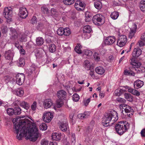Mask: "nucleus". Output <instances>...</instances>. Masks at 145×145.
<instances>
[{
    "label": "nucleus",
    "instance_id": "1",
    "mask_svg": "<svg viewBox=\"0 0 145 145\" xmlns=\"http://www.w3.org/2000/svg\"><path fill=\"white\" fill-rule=\"evenodd\" d=\"M26 123L25 120H21L18 123L15 124L14 129L17 135L16 138L19 140H21L24 135L26 134L28 132L31 138V140L35 141L39 137L38 129L34 123L29 127L28 129V127L25 126Z\"/></svg>",
    "mask_w": 145,
    "mask_h": 145
},
{
    "label": "nucleus",
    "instance_id": "2",
    "mask_svg": "<svg viewBox=\"0 0 145 145\" xmlns=\"http://www.w3.org/2000/svg\"><path fill=\"white\" fill-rule=\"evenodd\" d=\"M115 129L117 133L120 135H123L129 128V124L126 121L118 122L112 126Z\"/></svg>",
    "mask_w": 145,
    "mask_h": 145
},
{
    "label": "nucleus",
    "instance_id": "3",
    "mask_svg": "<svg viewBox=\"0 0 145 145\" xmlns=\"http://www.w3.org/2000/svg\"><path fill=\"white\" fill-rule=\"evenodd\" d=\"M118 114L114 110H112L109 112V128L115 124V122L118 120Z\"/></svg>",
    "mask_w": 145,
    "mask_h": 145
},
{
    "label": "nucleus",
    "instance_id": "4",
    "mask_svg": "<svg viewBox=\"0 0 145 145\" xmlns=\"http://www.w3.org/2000/svg\"><path fill=\"white\" fill-rule=\"evenodd\" d=\"M131 64L133 66V70H135L137 73L142 72L144 71V68L141 66V63L138 61H134V59L131 60Z\"/></svg>",
    "mask_w": 145,
    "mask_h": 145
},
{
    "label": "nucleus",
    "instance_id": "5",
    "mask_svg": "<svg viewBox=\"0 0 145 145\" xmlns=\"http://www.w3.org/2000/svg\"><path fill=\"white\" fill-rule=\"evenodd\" d=\"M86 6V4L80 0H77L74 4V7L78 10L83 11Z\"/></svg>",
    "mask_w": 145,
    "mask_h": 145
},
{
    "label": "nucleus",
    "instance_id": "6",
    "mask_svg": "<svg viewBox=\"0 0 145 145\" xmlns=\"http://www.w3.org/2000/svg\"><path fill=\"white\" fill-rule=\"evenodd\" d=\"M127 38L125 35H122L120 36L118 40V45L120 47L123 46L127 42Z\"/></svg>",
    "mask_w": 145,
    "mask_h": 145
},
{
    "label": "nucleus",
    "instance_id": "7",
    "mask_svg": "<svg viewBox=\"0 0 145 145\" xmlns=\"http://www.w3.org/2000/svg\"><path fill=\"white\" fill-rule=\"evenodd\" d=\"M102 15L99 14H97L93 16L92 18L93 23L97 25H100L102 20Z\"/></svg>",
    "mask_w": 145,
    "mask_h": 145
},
{
    "label": "nucleus",
    "instance_id": "8",
    "mask_svg": "<svg viewBox=\"0 0 145 145\" xmlns=\"http://www.w3.org/2000/svg\"><path fill=\"white\" fill-rule=\"evenodd\" d=\"M3 15L7 20H10L12 16V11L11 9L8 7L5 8L4 10Z\"/></svg>",
    "mask_w": 145,
    "mask_h": 145
},
{
    "label": "nucleus",
    "instance_id": "9",
    "mask_svg": "<svg viewBox=\"0 0 145 145\" xmlns=\"http://www.w3.org/2000/svg\"><path fill=\"white\" fill-rule=\"evenodd\" d=\"M16 82L19 85H22L25 80V76L23 73L18 74L16 76Z\"/></svg>",
    "mask_w": 145,
    "mask_h": 145
},
{
    "label": "nucleus",
    "instance_id": "10",
    "mask_svg": "<svg viewBox=\"0 0 145 145\" xmlns=\"http://www.w3.org/2000/svg\"><path fill=\"white\" fill-rule=\"evenodd\" d=\"M53 117V115L51 112H48L45 113L43 117V119L46 122H50Z\"/></svg>",
    "mask_w": 145,
    "mask_h": 145
},
{
    "label": "nucleus",
    "instance_id": "11",
    "mask_svg": "<svg viewBox=\"0 0 145 145\" xmlns=\"http://www.w3.org/2000/svg\"><path fill=\"white\" fill-rule=\"evenodd\" d=\"M124 107L125 108H124V111L126 113L132 112L133 113L134 112V110L131 107L128 105L124 104H121L119 106V108L121 110L122 109V111H123Z\"/></svg>",
    "mask_w": 145,
    "mask_h": 145
},
{
    "label": "nucleus",
    "instance_id": "12",
    "mask_svg": "<svg viewBox=\"0 0 145 145\" xmlns=\"http://www.w3.org/2000/svg\"><path fill=\"white\" fill-rule=\"evenodd\" d=\"M18 14L21 18L24 19L26 18L28 16V13L26 8L25 7L20 8Z\"/></svg>",
    "mask_w": 145,
    "mask_h": 145
},
{
    "label": "nucleus",
    "instance_id": "13",
    "mask_svg": "<svg viewBox=\"0 0 145 145\" xmlns=\"http://www.w3.org/2000/svg\"><path fill=\"white\" fill-rule=\"evenodd\" d=\"M142 52L141 50L139 48H134L132 53L133 57L131 59V60L132 59H134V61H137L135 60V59L141 55Z\"/></svg>",
    "mask_w": 145,
    "mask_h": 145
},
{
    "label": "nucleus",
    "instance_id": "14",
    "mask_svg": "<svg viewBox=\"0 0 145 145\" xmlns=\"http://www.w3.org/2000/svg\"><path fill=\"white\" fill-rule=\"evenodd\" d=\"M57 96L58 99L63 100L65 99L67 96V93L63 90H61L58 91Z\"/></svg>",
    "mask_w": 145,
    "mask_h": 145
},
{
    "label": "nucleus",
    "instance_id": "15",
    "mask_svg": "<svg viewBox=\"0 0 145 145\" xmlns=\"http://www.w3.org/2000/svg\"><path fill=\"white\" fill-rule=\"evenodd\" d=\"M16 103H18L22 107L25 109L26 110L29 109V104L27 102L24 101H19L18 100L16 101Z\"/></svg>",
    "mask_w": 145,
    "mask_h": 145
},
{
    "label": "nucleus",
    "instance_id": "16",
    "mask_svg": "<svg viewBox=\"0 0 145 145\" xmlns=\"http://www.w3.org/2000/svg\"><path fill=\"white\" fill-rule=\"evenodd\" d=\"M133 85L134 88L137 89L141 88L143 86L144 82L142 81L138 80L134 82Z\"/></svg>",
    "mask_w": 145,
    "mask_h": 145
},
{
    "label": "nucleus",
    "instance_id": "17",
    "mask_svg": "<svg viewBox=\"0 0 145 145\" xmlns=\"http://www.w3.org/2000/svg\"><path fill=\"white\" fill-rule=\"evenodd\" d=\"M10 31L11 32L10 40L13 41L16 40L18 37V35L17 32L14 29H11Z\"/></svg>",
    "mask_w": 145,
    "mask_h": 145
},
{
    "label": "nucleus",
    "instance_id": "18",
    "mask_svg": "<svg viewBox=\"0 0 145 145\" xmlns=\"http://www.w3.org/2000/svg\"><path fill=\"white\" fill-rule=\"evenodd\" d=\"M137 28V25L135 24H134L132 25V27L131 29V31L129 32V37L130 39H131L134 36L135 33Z\"/></svg>",
    "mask_w": 145,
    "mask_h": 145
},
{
    "label": "nucleus",
    "instance_id": "19",
    "mask_svg": "<svg viewBox=\"0 0 145 145\" xmlns=\"http://www.w3.org/2000/svg\"><path fill=\"white\" fill-rule=\"evenodd\" d=\"M109 118V114L107 113H106L103 118V125L105 127H108L109 126V120L108 118Z\"/></svg>",
    "mask_w": 145,
    "mask_h": 145
},
{
    "label": "nucleus",
    "instance_id": "20",
    "mask_svg": "<svg viewBox=\"0 0 145 145\" xmlns=\"http://www.w3.org/2000/svg\"><path fill=\"white\" fill-rule=\"evenodd\" d=\"M61 133H53L52 137V139L56 141L59 140L61 139Z\"/></svg>",
    "mask_w": 145,
    "mask_h": 145
},
{
    "label": "nucleus",
    "instance_id": "21",
    "mask_svg": "<svg viewBox=\"0 0 145 145\" xmlns=\"http://www.w3.org/2000/svg\"><path fill=\"white\" fill-rule=\"evenodd\" d=\"M52 103L51 99H46L44 103L45 108L47 109L50 108L51 106L52 105Z\"/></svg>",
    "mask_w": 145,
    "mask_h": 145
},
{
    "label": "nucleus",
    "instance_id": "22",
    "mask_svg": "<svg viewBox=\"0 0 145 145\" xmlns=\"http://www.w3.org/2000/svg\"><path fill=\"white\" fill-rule=\"evenodd\" d=\"M5 58L8 60L11 59L13 57V55L10 50L6 51L4 54Z\"/></svg>",
    "mask_w": 145,
    "mask_h": 145
},
{
    "label": "nucleus",
    "instance_id": "23",
    "mask_svg": "<svg viewBox=\"0 0 145 145\" xmlns=\"http://www.w3.org/2000/svg\"><path fill=\"white\" fill-rule=\"evenodd\" d=\"M68 127V123L65 122L61 123L59 126L60 129L63 132L66 131Z\"/></svg>",
    "mask_w": 145,
    "mask_h": 145
},
{
    "label": "nucleus",
    "instance_id": "24",
    "mask_svg": "<svg viewBox=\"0 0 145 145\" xmlns=\"http://www.w3.org/2000/svg\"><path fill=\"white\" fill-rule=\"evenodd\" d=\"M90 113L88 112H85L83 114H79L77 116L78 118L83 119L88 118L89 116Z\"/></svg>",
    "mask_w": 145,
    "mask_h": 145
},
{
    "label": "nucleus",
    "instance_id": "25",
    "mask_svg": "<svg viewBox=\"0 0 145 145\" xmlns=\"http://www.w3.org/2000/svg\"><path fill=\"white\" fill-rule=\"evenodd\" d=\"M136 89L130 88L128 89V91L131 93L132 94L135 96H138L140 95L139 92Z\"/></svg>",
    "mask_w": 145,
    "mask_h": 145
},
{
    "label": "nucleus",
    "instance_id": "26",
    "mask_svg": "<svg viewBox=\"0 0 145 145\" xmlns=\"http://www.w3.org/2000/svg\"><path fill=\"white\" fill-rule=\"evenodd\" d=\"M36 42L38 46H41L43 44L44 42V40L42 37H39L36 38Z\"/></svg>",
    "mask_w": 145,
    "mask_h": 145
},
{
    "label": "nucleus",
    "instance_id": "27",
    "mask_svg": "<svg viewBox=\"0 0 145 145\" xmlns=\"http://www.w3.org/2000/svg\"><path fill=\"white\" fill-rule=\"evenodd\" d=\"M58 13L54 8H52L50 11H49L48 16H57L58 15Z\"/></svg>",
    "mask_w": 145,
    "mask_h": 145
},
{
    "label": "nucleus",
    "instance_id": "28",
    "mask_svg": "<svg viewBox=\"0 0 145 145\" xmlns=\"http://www.w3.org/2000/svg\"><path fill=\"white\" fill-rule=\"evenodd\" d=\"M125 98L127 101L132 102L133 100V96L129 93H125L124 94Z\"/></svg>",
    "mask_w": 145,
    "mask_h": 145
},
{
    "label": "nucleus",
    "instance_id": "29",
    "mask_svg": "<svg viewBox=\"0 0 145 145\" xmlns=\"http://www.w3.org/2000/svg\"><path fill=\"white\" fill-rule=\"evenodd\" d=\"M91 27L89 25H86L83 27V32L84 33H90L91 31Z\"/></svg>",
    "mask_w": 145,
    "mask_h": 145
},
{
    "label": "nucleus",
    "instance_id": "30",
    "mask_svg": "<svg viewBox=\"0 0 145 145\" xmlns=\"http://www.w3.org/2000/svg\"><path fill=\"white\" fill-rule=\"evenodd\" d=\"M95 71L96 73L100 74H103L105 72L104 69L101 67H97Z\"/></svg>",
    "mask_w": 145,
    "mask_h": 145
},
{
    "label": "nucleus",
    "instance_id": "31",
    "mask_svg": "<svg viewBox=\"0 0 145 145\" xmlns=\"http://www.w3.org/2000/svg\"><path fill=\"white\" fill-rule=\"evenodd\" d=\"M14 114L15 115L20 114L21 113V109L19 106H16L14 108Z\"/></svg>",
    "mask_w": 145,
    "mask_h": 145
},
{
    "label": "nucleus",
    "instance_id": "32",
    "mask_svg": "<svg viewBox=\"0 0 145 145\" xmlns=\"http://www.w3.org/2000/svg\"><path fill=\"white\" fill-rule=\"evenodd\" d=\"M84 66L86 69L89 70L91 67V65L90 62L88 60L85 61L84 63Z\"/></svg>",
    "mask_w": 145,
    "mask_h": 145
},
{
    "label": "nucleus",
    "instance_id": "33",
    "mask_svg": "<svg viewBox=\"0 0 145 145\" xmlns=\"http://www.w3.org/2000/svg\"><path fill=\"white\" fill-rule=\"evenodd\" d=\"M140 8L143 12H145V0H142L140 3Z\"/></svg>",
    "mask_w": 145,
    "mask_h": 145
},
{
    "label": "nucleus",
    "instance_id": "34",
    "mask_svg": "<svg viewBox=\"0 0 145 145\" xmlns=\"http://www.w3.org/2000/svg\"><path fill=\"white\" fill-rule=\"evenodd\" d=\"M119 16V13L118 12H113L110 15L111 18L113 20H116Z\"/></svg>",
    "mask_w": 145,
    "mask_h": 145
},
{
    "label": "nucleus",
    "instance_id": "35",
    "mask_svg": "<svg viewBox=\"0 0 145 145\" xmlns=\"http://www.w3.org/2000/svg\"><path fill=\"white\" fill-rule=\"evenodd\" d=\"M94 5L97 9H100L102 7L101 3L99 1H96L94 2Z\"/></svg>",
    "mask_w": 145,
    "mask_h": 145
},
{
    "label": "nucleus",
    "instance_id": "36",
    "mask_svg": "<svg viewBox=\"0 0 145 145\" xmlns=\"http://www.w3.org/2000/svg\"><path fill=\"white\" fill-rule=\"evenodd\" d=\"M124 92V90L121 89H116L114 92L115 95L119 96Z\"/></svg>",
    "mask_w": 145,
    "mask_h": 145
},
{
    "label": "nucleus",
    "instance_id": "37",
    "mask_svg": "<svg viewBox=\"0 0 145 145\" xmlns=\"http://www.w3.org/2000/svg\"><path fill=\"white\" fill-rule=\"evenodd\" d=\"M63 104V100L58 99L56 102V106L58 108L61 107Z\"/></svg>",
    "mask_w": 145,
    "mask_h": 145
},
{
    "label": "nucleus",
    "instance_id": "38",
    "mask_svg": "<svg viewBox=\"0 0 145 145\" xmlns=\"http://www.w3.org/2000/svg\"><path fill=\"white\" fill-rule=\"evenodd\" d=\"M75 0H63V4L66 5H70L74 3Z\"/></svg>",
    "mask_w": 145,
    "mask_h": 145
},
{
    "label": "nucleus",
    "instance_id": "39",
    "mask_svg": "<svg viewBox=\"0 0 145 145\" xmlns=\"http://www.w3.org/2000/svg\"><path fill=\"white\" fill-rule=\"evenodd\" d=\"M49 49L50 52L53 53L56 50V46L54 44H51L49 46Z\"/></svg>",
    "mask_w": 145,
    "mask_h": 145
},
{
    "label": "nucleus",
    "instance_id": "40",
    "mask_svg": "<svg viewBox=\"0 0 145 145\" xmlns=\"http://www.w3.org/2000/svg\"><path fill=\"white\" fill-rule=\"evenodd\" d=\"M57 32L58 35L62 36L64 34V28L62 27H60L57 29Z\"/></svg>",
    "mask_w": 145,
    "mask_h": 145
},
{
    "label": "nucleus",
    "instance_id": "41",
    "mask_svg": "<svg viewBox=\"0 0 145 145\" xmlns=\"http://www.w3.org/2000/svg\"><path fill=\"white\" fill-rule=\"evenodd\" d=\"M7 114L10 116H12L14 115V110L12 108H9L7 109Z\"/></svg>",
    "mask_w": 145,
    "mask_h": 145
},
{
    "label": "nucleus",
    "instance_id": "42",
    "mask_svg": "<svg viewBox=\"0 0 145 145\" xmlns=\"http://www.w3.org/2000/svg\"><path fill=\"white\" fill-rule=\"evenodd\" d=\"M41 10L43 13L46 14L48 16L50 11L47 7L42 6L41 8Z\"/></svg>",
    "mask_w": 145,
    "mask_h": 145
},
{
    "label": "nucleus",
    "instance_id": "43",
    "mask_svg": "<svg viewBox=\"0 0 145 145\" xmlns=\"http://www.w3.org/2000/svg\"><path fill=\"white\" fill-rule=\"evenodd\" d=\"M47 125L46 123H42L39 126L40 129L42 131L46 130L47 129Z\"/></svg>",
    "mask_w": 145,
    "mask_h": 145
},
{
    "label": "nucleus",
    "instance_id": "44",
    "mask_svg": "<svg viewBox=\"0 0 145 145\" xmlns=\"http://www.w3.org/2000/svg\"><path fill=\"white\" fill-rule=\"evenodd\" d=\"M81 46L80 44H78L75 47L74 50L76 53L78 54H81L82 53V51L81 50Z\"/></svg>",
    "mask_w": 145,
    "mask_h": 145
},
{
    "label": "nucleus",
    "instance_id": "45",
    "mask_svg": "<svg viewBox=\"0 0 145 145\" xmlns=\"http://www.w3.org/2000/svg\"><path fill=\"white\" fill-rule=\"evenodd\" d=\"M27 40V35L25 34H23L22 35L20 38V40L21 42H26Z\"/></svg>",
    "mask_w": 145,
    "mask_h": 145
},
{
    "label": "nucleus",
    "instance_id": "46",
    "mask_svg": "<svg viewBox=\"0 0 145 145\" xmlns=\"http://www.w3.org/2000/svg\"><path fill=\"white\" fill-rule=\"evenodd\" d=\"M93 56L95 59L96 61H100V54L97 52H95Z\"/></svg>",
    "mask_w": 145,
    "mask_h": 145
},
{
    "label": "nucleus",
    "instance_id": "47",
    "mask_svg": "<svg viewBox=\"0 0 145 145\" xmlns=\"http://www.w3.org/2000/svg\"><path fill=\"white\" fill-rule=\"evenodd\" d=\"M79 96L77 93L74 94L72 96V99L74 101H78L79 100Z\"/></svg>",
    "mask_w": 145,
    "mask_h": 145
},
{
    "label": "nucleus",
    "instance_id": "48",
    "mask_svg": "<svg viewBox=\"0 0 145 145\" xmlns=\"http://www.w3.org/2000/svg\"><path fill=\"white\" fill-rule=\"evenodd\" d=\"M70 33L71 31L69 28L67 27L64 28V35L68 36L70 35Z\"/></svg>",
    "mask_w": 145,
    "mask_h": 145
},
{
    "label": "nucleus",
    "instance_id": "49",
    "mask_svg": "<svg viewBox=\"0 0 145 145\" xmlns=\"http://www.w3.org/2000/svg\"><path fill=\"white\" fill-rule=\"evenodd\" d=\"M109 45L113 44L116 41V38L114 36H109Z\"/></svg>",
    "mask_w": 145,
    "mask_h": 145
},
{
    "label": "nucleus",
    "instance_id": "50",
    "mask_svg": "<svg viewBox=\"0 0 145 145\" xmlns=\"http://www.w3.org/2000/svg\"><path fill=\"white\" fill-rule=\"evenodd\" d=\"M109 37H104V40L103 44V46H105L106 45H108L109 44Z\"/></svg>",
    "mask_w": 145,
    "mask_h": 145
},
{
    "label": "nucleus",
    "instance_id": "51",
    "mask_svg": "<svg viewBox=\"0 0 145 145\" xmlns=\"http://www.w3.org/2000/svg\"><path fill=\"white\" fill-rule=\"evenodd\" d=\"M48 143L49 141L45 139H42L40 141L41 145H48Z\"/></svg>",
    "mask_w": 145,
    "mask_h": 145
},
{
    "label": "nucleus",
    "instance_id": "52",
    "mask_svg": "<svg viewBox=\"0 0 145 145\" xmlns=\"http://www.w3.org/2000/svg\"><path fill=\"white\" fill-rule=\"evenodd\" d=\"M24 93V91L22 90L19 89L16 92V93L17 96L21 97L23 95Z\"/></svg>",
    "mask_w": 145,
    "mask_h": 145
},
{
    "label": "nucleus",
    "instance_id": "53",
    "mask_svg": "<svg viewBox=\"0 0 145 145\" xmlns=\"http://www.w3.org/2000/svg\"><path fill=\"white\" fill-rule=\"evenodd\" d=\"M116 101L119 103H122L123 104H124L126 101L123 98L119 97H118L116 99Z\"/></svg>",
    "mask_w": 145,
    "mask_h": 145
},
{
    "label": "nucleus",
    "instance_id": "54",
    "mask_svg": "<svg viewBox=\"0 0 145 145\" xmlns=\"http://www.w3.org/2000/svg\"><path fill=\"white\" fill-rule=\"evenodd\" d=\"M84 53L85 55L88 56H91L92 54V52L88 50H86L85 51Z\"/></svg>",
    "mask_w": 145,
    "mask_h": 145
},
{
    "label": "nucleus",
    "instance_id": "55",
    "mask_svg": "<svg viewBox=\"0 0 145 145\" xmlns=\"http://www.w3.org/2000/svg\"><path fill=\"white\" fill-rule=\"evenodd\" d=\"M1 31L2 33H6L8 31V28L6 26H3L1 27Z\"/></svg>",
    "mask_w": 145,
    "mask_h": 145
},
{
    "label": "nucleus",
    "instance_id": "56",
    "mask_svg": "<svg viewBox=\"0 0 145 145\" xmlns=\"http://www.w3.org/2000/svg\"><path fill=\"white\" fill-rule=\"evenodd\" d=\"M19 66L22 67L23 66L24 64V60L23 58H20L19 60Z\"/></svg>",
    "mask_w": 145,
    "mask_h": 145
},
{
    "label": "nucleus",
    "instance_id": "57",
    "mask_svg": "<svg viewBox=\"0 0 145 145\" xmlns=\"http://www.w3.org/2000/svg\"><path fill=\"white\" fill-rule=\"evenodd\" d=\"M31 108L33 110H35L37 108V103L34 101L31 106Z\"/></svg>",
    "mask_w": 145,
    "mask_h": 145
},
{
    "label": "nucleus",
    "instance_id": "58",
    "mask_svg": "<svg viewBox=\"0 0 145 145\" xmlns=\"http://www.w3.org/2000/svg\"><path fill=\"white\" fill-rule=\"evenodd\" d=\"M85 17L91 19L92 18L91 14L89 12H87L85 13Z\"/></svg>",
    "mask_w": 145,
    "mask_h": 145
},
{
    "label": "nucleus",
    "instance_id": "59",
    "mask_svg": "<svg viewBox=\"0 0 145 145\" xmlns=\"http://www.w3.org/2000/svg\"><path fill=\"white\" fill-rule=\"evenodd\" d=\"M37 18L35 16H33L31 20V23L33 24H35L37 22Z\"/></svg>",
    "mask_w": 145,
    "mask_h": 145
},
{
    "label": "nucleus",
    "instance_id": "60",
    "mask_svg": "<svg viewBox=\"0 0 145 145\" xmlns=\"http://www.w3.org/2000/svg\"><path fill=\"white\" fill-rule=\"evenodd\" d=\"M90 98L86 100H84V105L86 106H87L88 105V103L90 102Z\"/></svg>",
    "mask_w": 145,
    "mask_h": 145
},
{
    "label": "nucleus",
    "instance_id": "61",
    "mask_svg": "<svg viewBox=\"0 0 145 145\" xmlns=\"http://www.w3.org/2000/svg\"><path fill=\"white\" fill-rule=\"evenodd\" d=\"M92 129L93 128L92 127H89V126L87 128L86 131V133L88 134L90 133H91L92 131Z\"/></svg>",
    "mask_w": 145,
    "mask_h": 145
},
{
    "label": "nucleus",
    "instance_id": "62",
    "mask_svg": "<svg viewBox=\"0 0 145 145\" xmlns=\"http://www.w3.org/2000/svg\"><path fill=\"white\" fill-rule=\"evenodd\" d=\"M19 50L21 54H22V55H24L25 51V50L23 49L22 46V47H21V48H20Z\"/></svg>",
    "mask_w": 145,
    "mask_h": 145
},
{
    "label": "nucleus",
    "instance_id": "63",
    "mask_svg": "<svg viewBox=\"0 0 145 145\" xmlns=\"http://www.w3.org/2000/svg\"><path fill=\"white\" fill-rule=\"evenodd\" d=\"M71 140L73 142H75V136L74 133H72L71 135Z\"/></svg>",
    "mask_w": 145,
    "mask_h": 145
},
{
    "label": "nucleus",
    "instance_id": "64",
    "mask_svg": "<svg viewBox=\"0 0 145 145\" xmlns=\"http://www.w3.org/2000/svg\"><path fill=\"white\" fill-rule=\"evenodd\" d=\"M142 137H145V128L142 129L140 132Z\"/></svg>",
    "mask_w": 145,
    "mask_h": 145
}]
</instances>
